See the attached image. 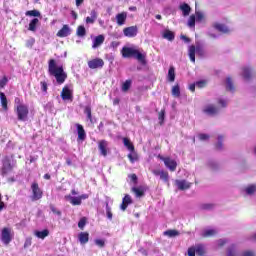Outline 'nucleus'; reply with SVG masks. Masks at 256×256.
Segmentation results:
<instances>
[{
    "label": "nucleus",
    "mask_w": 256,
    "mask_h": 256,
    "mask_svg": "<svg viewBox=\"0 0 256 256\" xmlns=\"http://www.w3.org/2000/svg\"><path fill=\"white\" fill-rule=\"evenodd\" d=\"M48 71L50 75L55 77L58 85H63L67 79V73L63 70V65H57L54 59H51L48 64Z\"/></svg>",
    "instance_id": "1"
},
{
    "label": "nucleus",
    "mask_w": 256,
    "mask_h": 256,
    "mask_svg": "<svg viewBox=\"0 0 256 256\" xmlns=\"http://www.w3.org/2000/svg\"><path fill=\"white\" fill-rule=\"evenodd\" d=\"M122 57H125L126 59L133 57L134 59H137L141 65H145L147 53L143 50L137 49L136 47H124L122 49Z\"/></svg>",
    "instance_id": "2"
},
{
    "label": "nucleus",
    "mask_w": 256,
    "mask_h": 256,
    "mask_svg": "<svg viewBox=\"0 0 256 256\" xmlns=\"http://www.w3.org/2000/svg\"><path fill=\"white\" fill-rule=\"evenodd\" d=\"M188 55L192 63H195V55H197V57H207V50L205 49V44H203V42L201 41H196L195 45L189 46Z\"/></svg>",
    "instance_id": "3"
},
{
    "label": "nucleus",
    "mask_w": 256,
    "mask_h": 256,
    "mask_svg": "<svg viewBox=\"0 0 256 256\" xmlns=\"http://www.w3.org/2000/svg\"><path fill=\"white\" fill-rule=\"evenodd\" d=\"M65 201H68L73 206L81 205L82 201H85V199H89V194H82L80 196H71L66 195L64 197Z\"/></svg>",
    "instance_id": "4"
},
{
    "label": "nucleus",
    "mask_w": 256,
    "mask_h": 256,
    "mask_svg": "<svg viewBox=\"0 0 256 256\" xmlns=\"http://www.w3.org/2000/svg\"><path fill=\"white\" fill-rule=\"evenodd\" d=\"M13 237H15V232L11 228H3L1 232V241L4 245H9L11 241H13Z\"/></svg>",
    "instance_id": "5"
},
{
    "label": "nucleus",
    "mask_w": 256,
    "mask_h": 256,
    "mask_svg": "<svg viewBox=\"0 0 256 256\" xmlns=\"http://www.w3.org/2000/svg\"><path fill=\"white\" fill-rule=\"evenodd\" d=\"M227 256H255V253L253 251H245L241 254L237 250V247L235 245H232L227 250Z\"/></svg>",
    "instance_id": "6"
},
{
    "label": "nucleus",
    "mask_w": 256,
    "mask_h": 256,
    "mask_svg": "<svg viewBox=\"0 0 256 256\" xmlns=\"http://www.w3.org/2000/svg\"><path fill=\"white\" fill-rule=\"evenodd\" d=\"M16 113L19 121H27V115H29V108L26 105L20 104L17 106Z\"/></svg>",
    "instance_id": "7"
},
{
    "label": "nucleus",
    "mask_w": 256,
    "mask_h": 256,
    "mask_svg": "<svg viewBox=\"0 0 256 256\" xmlns=\"http://www.w3.org/2000/svg\"><path fill=\"white\" fill-rule=\"evenodd\" d=\"M161 161L164 162L165 167L169 169V171H176L177 169V161L175 159H172L171 157H163L161 155L158 156Z\"/></svg>",
    "instance_id": "8"
},
{
    "label": "nucleus",
    "mask_w": 256,
    "mask_h": 256,
    "mask_svg": "<svg viewBox=\"0 0 256 256\" xmlns=\"http://www.w3.org/2000/svg\"><path fill=\"white\" fill-rule=\"evenodd\" d=\"M218 112L219 110L213 104H206L202 108V113H204V115H208L209 117H213V115H217Z\"/></svg>",
    "instance_id": "9"
},
{
    "label": "nucleus",
    "mask_w": 256,
    "mask_h": 256,
    "mask_svg": "<svg viewBox=\"0 0 256 256\" xmlns=\"http://www.w3.org/2000/svg\"><path fill=\"white\" fill-rule=\"evenodd\" d=\"M61 97L63 101H69L73 99V87L72 86H65L62 89Z\"/></svg>",
    "instance_id": "10"
},
{
    "label": "nucleus",
    "mask_w": 256,
    "mask_h": 256,
    "mask_svg": "<svg viewBox=\"0 0 256 256\" xmlns=\"http://www.w3.org/2000/svg\"><path fill=\"white\" fill-rule=\"evenodd\" d=\"M31 189H32V193H33V196H32L33 201H39V199H41V197H43V192L39 188V184L33 183L31 186Z\"/></svg>",
    "instance_id": "11"
},
{
    "label": "nucleus",
    "mask_w": 256,
    "mask_h": 256,
    "mask_svg": "<svg viewBox=\"0 0 256 256\" xmlns=\"http://www.w3.org/2000/svg\"><path fill=\"white\" fill-rule=\"evenodd\" d=\"M105 65V62L101 58H96L88 61L89 69H101Z\"/></svg>",
    "instance_id": "12"
},
{
    "label": "nucleus",
    "mask_w": 256,
    "mask_h": 256,
    "mask_svg": "<svg viewBox=\"0 0 256 256\" xmlns=\"http://www.w3.org/2000/svg\"><path fill=\"white\" fill-rule=\"evenodd\" d=\"M153 175H155V177H160V179L162 181H164V183H168L169 182V173L166 172L165 170H153L152 171Z\"/></svg>",
    "instance_id": "13"
},
{
    "label": "nucleus",
    "mask_w": 256,
    "mask_h": 256,
    "mask_svg": "<svg viewBox=\"0 0 256 256\" xmlns=\"http://www.w3.org/2000/svg\"><path fill=\"white\" fill-rule=\"evenodd\" d=\"M13 166H14L13 159L11 158L5 159L3 162L2 173H11Z\"/></svg>",
    "instance_id": "14"
},
{
    "label": "nucleus",
    "mask_w": 256,
    "mask_h": 256,
    "mask_svg": "<svg viewBox=\"0 0 256 256\" xmlns=\"http://www.w3.org/2000/svg\"><path fill=\"white\" fill-rule=\"evenodd\" d=\"M123 33L125 37H137L138 28L137 26H130V27L124 28Z\"/></svg>",
    "instance_id": "15"
},
{
    "label": "nucleus",
    "mask_w": 256,
    "mask_h": 256,
    "mask_svg": "<svg viewBox=\"0 0 256 256\" xmlns=\"http://www.w3.org/2000/svg\"><path fill=\"white\" fill-rule=\"evenodd\" d=\"M102 43H105V36L103 34H100L93 39L92 49H97L101 47Z\"/></svg>",
    "instance_id": "16"
},
{
    "label": "nucleus",
    "mask_w": 256,
    "mask_h": 256,
    "mask_svg": "<svg viewBox=\"0 0 256 256\" xmlns=\"http://www.w3.org/2000/svg\"><path fill=\"white\" fill-rule=\"evenodd\" d=\"M57 37H69L71 35V27L69 25L65 24L58 32H57Z\"/></svg>",
    "instance_id": "17"
},
{
    "label": "nucleus",
    "mask_w": 256,
    "mask_h": 256,
    "mask_svg": "<svg viewBox=\"0 0 256 256\" xmlns=\"http://www.w3.org/2000/svg\"><path fill=\"white\" fill-rule=\"evenodd\" d=\"M175 184L180 191H185V189L191 188V183L187 182L186 180H176Z\"/></svg>",
    "instance_id": "18"
},
{
    "label": "nucleus",
    "mask_w": 256,
    "mask_h": 256,
    "mask_svg": "<svg viewBox=\"0 0 256 256\" xmlns=\"http://www.w3.org/2000/svg\"><path fill=\"white\" fill-rule=\"evenodd\" d=\"M107 147H109V142L106 140H101L98 144V149L103 157H107Z\"/></svg>",
    "instance_id": "19"
},
{
    "label": "nucleus",
    "mask_w": 256,
    "mask_h": 256,
    "mask_svg": "<svg viewBox=\"0 0 256 256\" xmlns=\"http://www.w3.org/2000/svg\"><path fill=\"white\" fill-rule=\"evenodd\" d=\"M127 21V12H121L116 15V23L119 25V27H122V25H125V22Z\"/></svg>",
    "instance_id": "20"
},
{
    "label": "nucleus",
    "mask_w": 256,
    "mask_h": 256,
    "mask_svg": "<svg viewBox=\"0 0 256 256\" xmlns=\"http://www.w3.org/2000/svg\"><path fill=\"white\" fill-rule=\"evenodd\" d=\"M76 129L78 133V140L85 141V139H87V134L85 133V129L83 128V125L76 124Z\"/></svg>",
    "instance_id": "21"
},
{
    "label": "nucleus",
    "mask_w": 256,
    "mask_h": 256,
    "mask_svg": "<svg viewBox=\"0 0 256 256\" xmlns=\"http://www.w3.org/2000/svg\"><path fill=\"white\" fill-rule=\"evenodd\" d=\"M133 203V200L131 199V196L129 194H126L122 200V204L120 206V209L122 211H125L129 205Z\"/></svg>",
    "instance_id": "22"
},
{
    "label": "nucleus",
    "mask_w": 256,
    "mask_h": 256,
    "mask_svg": "<svg viewBox=\"0 0 256 256\" xmlns=\"http://www.w3.org/2000/svg\"><path fill=\"white\" fill-rule=\"evenodd\" d=\"M253 74V70H251V67L249 66H244L242 68V77L243 79H245V81H249V79H251V75Z\"/></svg>",
    "instance_id": "23"
},
{
    "label": "nucleus",
    "mask_w": 256,
    "mask_h": 256,
    "mask_svg": "<svg viewBox=\"0 0 256 256\" xmlns=\"http://www.w3.org/2000/svg\"><path fill=\"white\" fill-rule=\"evenodd\" d=\"M214 29H216L217 31H220V33H231V28L221 23H215Z\"/></svg>",
    "instance_id": "24"
},
{
    "label": "nucleus",
    "mask_w": 256,
    "mask_h": 256,
    "mask_svg": "<svg viewBox=\"0 0 256 256\" xmlns=\"http://www.w3.org/2000/svg\"><path fill=\"white\" fill-rule=\"evenodd\" d=\"M194 16L196 18V23H205V21H207V14H205V12L196 10Z\"/></svg>",
    "instance_id": "25"
},
{
    "label": "nucleus",
    "mask_w": 256,
    "mask_h": 256,
    "mask_svg": "<svg viewBox=\"0 0 256 256\" xmlns=\"http://www.w3.org/2000/svg\"><path fill=\"white\" fill-rule=\"evenodd\" d=\"M78 240L81 245H86V243H89V232H80L78 234Z\"/></svg>",
    "instance_id": "26"
},
{
    "label": "nucleus",
    "mask_w": 256,
    "mask_h": 256,
    "mask_svg": "<svg viewBox=\"0 0 256 256\" xmlns=\"http://www.w3.org/2000/svg\"><path fill=\"white\" fill-rule=\"evenodd\" d=\"M179 9L182 11V15L184 17H188V15L191 13V6H189L187 3L180 4Z\"/></svg>",
    "instance_id": "27"
},
{
    "label": "nucleus",
    "mask_w": 256,
    "mask_h": 256,
    "mask_svg": "<svg viewBox=\"0 0 256 256\" xmlns=\"http://www.w3.org/2000/svg\"><path fill=\"white\" fill-rule=\"evenodd\" d=\"M97 16H98L97 11L92 10L90 12V16H88L86 18L87 25H93V23H95V21H97Z\"/></svg>",
    "instance_id": "28"
},
{
    "label": "nucleus",
    "mask_w": 256,
    "mask_h": 256,
    "mask_svg": "<svg viewBox=\"0 0 256 256\" xmlns=\"http://www.w3.org/2000/svg\"><path fill=\"white\" fill-rule=\"evenodd\" d=\"M217 233V230L214 228H206L201 232L202 237H214Z\"/></svg>",
    "instance_id": "29"
},
{
    "label": "nucleus",
    "mask_w": 256,
    "mask_h": 256,
    "mask_svg": "<svg viewBox=\"0 0 256 256\" xmlns=\"http://www.w3.org/2000/svg\"><path fill=\"white\" fill-rule=\"evenodd\" d=\"M244 193H246V195H255L256 193V184H250L248 186H246L243 189Z\"/></svg>",
    "instance_id": "30"
},
{
    "label": "nucleus",
    "mask_w": 256,
    "mask_h": 256,
    "mask_svg": "<svg viewBox=\"0 0 256 256\" xmlns=\"http://www.w3.org/2000/svg\"><path fill=\"white\" fill-rule=\"evenodd\" d=\"M163 39H167V41H173L175 39V34L171 32V30H164L162 32Z\"/></svg>",
    "instance_id": "31"
},
{
    "label": "nucleus",
    "mask_w": 256,
    "mask_h": 256,
    "mask_svg": "<svg viewBox=\"0 0 256 256\" xmlns=\"http://www.w3.org/2000/svg\"><path fill=\"white\" fill-rule=\"evenodd\" d=\"M37 25H39V20L37 18L32 19L29 23L28 31L35 33L37 31Z\"/></svg>",
    "instance_id": "32"
},
{
    "label": "nucleus",
    "mask_w": 256,
    "mask_h": 256,
    "mask_svg": "<svg viewBox=\"0 0 256 256\" xmlns=\"http://www.w3.org/2000/svg\"><path fill=\"white\" fill-rule=\"evenodd\" d=\"M8 101H7V97L5 96V93H1V107H2V111H5V113H7V111L9 110V107L7 106Z\"/></svg>",
    "instance_id": "33"
},
{
    "label": "nucleus",
    "mask_w": 256,
    "mask_h": 256,
    "mask_svg": "<svg viewBox=\"0 0 256 256\" xmlns=\"http://www.w3.org/2000/svg\"><path fill=\"white\" fill-rule=\"evenodd\" d=\"M35 237L38 239H45V237H49V230L45 229L43 231H35L34 232Z\"/></svg>",
    "instance_id": "34"
},
{
    "label": "nucleus",
    "mask_w": 256,
    "mask_h": 256,
    "mask_svg": "<svg viewBox=\"0 0 256 256\" xmlns=\"http://www.w3.org/2000/svg\"><path fill=\"white\" fill-rule=\"evenodd\" d=\"M132 192L136 195V197H143L145 195V189L143 187H133Z\"/></svg>",
    "instance_id": "35"
},
{
    "label": "nucleus",
    "mask_w": 256,
    "mask_h": 256,
    "mask_svg": "<svg viewBox=\"0 0 256 256\" xmlns=\"http://www.w3.org/2000/svg\"><path fill=\"white\" fill-rule=\"evenodd\" d=\"M167 77L170 83H173V81H175V68L173 66L169 68Z\"/></svg>",
    "instance_id": "36"
},
{
    "label": "nucleus",
    "mask_w": 256,
    "mask_h": 256,
    "mask_svg": "<svg viewBox=\"0 0 256 256\" xmlns=\"http://www.w3.org/2000/svg\"><path fill=\"white\" fill-rule=\"evenodd\" d=\"M26 17H41L39 10H28L25 13Z\"/></svg>",
    "instance_id": "37"
},
{
    "label": "nucleus",
    "mask_w": 256,
    "mask_h": 256,
    "mask_svg": "<svg viewBox=\"0 0 256 256\" xmlns=\"http://www.w3.org/2000/svg\"><path fill=\"white\" fill-rule=\"evenodd\" d=\"M124 146L127 147L129 151H135V146L131 143V140L128 138H123Z\"/></svg>",
    "instance_id": "38"
},
{
    "label": "nucleus",
    "mask_w": 256,
    "mask_h": 256,
    "mask_svg": "<svg viewBox=\"0 0 256 256\" xmlns=\"http://www.w3.org/2000/svg\"><path fill=\"white\" fill-rule=\"evenodd\" d=\"M195 21H197V19L195 18V15H191L188 19V27H190V29H195Z\"/></svg>",
    "instance_id": "39"
},
{
    "label": "nucleus",
    "mask_w": 256,
    "mask_h": 256,
    "mask_svg": "<svg viewBox=\"0 0 256 256\" xmlns=\"http://www.w3.org/2000/svg\"><path fill=\"white\" fill-rule=\"evenodd\" d=\"M226 89L227 91H235V86H233V80L231 78L226 79Z\"/></svg>",
    "instance_id": "40"
},
{
    "label": "nucleus",
    "mask_w": 256,
    "mask_h": 256,
    "mask_svg": "<svg viewBox=\"0 0 256 256\" xmlns=\"http://www.w3.org/2000/svg\"><path fill=\"white\" fill-rule=\"evenodd\" d=\"M131 153L128 154V159L131 163H135V161H137L138 156L137 153L134 151H130Z\"/></svg>",
    "instance_id": "41"
},
{
    "label": "nucleus",
    "mask_w": 256,
    "mask_h": 256,
    "mask_svg": "<svg viewBox=\"0 0 256 256\" xmlns=\"http://www.w3.org/2000/svg\"><path fill=\"white\" fill-rule=\"evenodd\" d=\"M164 235H166L167 237H177L179 236V231L177 230H168L164 232Z\"/></svg>",
    "instance_id": "42"
},
{
    "label": "nucleus",
    "mask_w": 256,
    "mask_h": 256,
    "mask_svg": "<svg viewBox=\"0 0 256 256\" xmlns=\"http://www.w3.org/2000/svg\"><path fill=\"white\" fill-rule=\"evenodd\" d=\"M76 33H77L78 37H85V35L87 33V31L85 30V26H79L77 28V32Z\"/></svg>",
    "instance_id": "43"
},
{
    "label": "nucleus",
    "mask_w": 256,
    "mask_h": 256,
    "mask_svg": "<svg viewBox=\"0 0 256 256\" xmlns=\"http://www.w3.org/2000/svg\"><path fill=\"white\" fill-rule=\"evenodd\" d=\"M172 95L174 97H179L181 95V90L179 89L178 85L172 88Z\"/></svg>",
    "instance_id": "44"
},
{
    "label": "nucleus",
    "mask_w": 256,
    "mask_h": 256,
    "mask_svg": "<svg viewBox=\"0 0 256 256\" xmlns=\"http://www.w3.org/2000/svg\"><path fill=\"white\" fill-rule=\"evenodd\" d=\"M131 88V80H126L122 85V91H129Z\"/></svg>",
    "instance_id": "45"
},
{
    "label": "nucleus",
    "mask_w": 256,
    "mask_h": 256,
    "mask_svg": "<svg viewBox=\"0 0 256 256\" xmlns=\"http://www.w3.org/2000/svg\"><path fill=\"white\" fill-rule=\"evenodd\" d=\"M85 225H87V218L83 217L78 222L79 229H85Z\"/></svg>",
    "instance_id": "46"
},
{
    "label": "nucleus",
    "mask_w": 256,
    "mask_h": 256,
    "mask_svg": "<svg viewBox=\"0 0 256 256\" xmlns=\"http://www.w3.org/2000/svg\"><path fill=\"white\" fill-rule=\"evenodd\" d=\"M84 113L87 115V119H89V121H93V117L91 116V107L87 106Z\"/></svg>",
    "instance_id": "47"
},
{
    "label": "nucleus",
    "mask_w": 256,
    "mask_h": 256,
    "mask_svg": "<svg viewBox=\"0 0 256 256\" xmlns=\"http://www.w3.org/2000/svg\"><path fill=\"white\" fill-rule=\"evenodd\" d=\"M95 245H97V247H100L101 249H103V247H105V240L103 239H96L94 240Z\"/></svg>",
    "instance_id": "48"
},
{
    "label": "nucleus",
    "mask_w": 256,
    "mask_h": 256,
    "mask_svg": "<svg viewBox=\"0 0 256 256\" xmlns=\"http://www.w3.org/2000/svg\"><path fill=\"white\" fill-rule=\"evenodd\" d=\"M207 85V81L205 80H200L196 82V87L198 89H203V87H205Z\"/></svg>",
    "instance_id": "49"
},
{
    "label": "nucleus",
    "mask_w": 256,
    "mask_h": 256,
    "mask_svg": "<svg viewBox=\"0 0 256 256\" xmlns=\"http://www.w3.org/2000/svg\"><path fill=\"white\" fill-rule=\"evenodd\" d=\"M106 215L108 219H113V213L111 212V207H109V204L106 205Z\"/></svg>",
    "instance_id": "50"
},
{
    "label": "nucleus",
    "mask_w": 256,
    "mask_h": 256,
    "mask_svg": "<svg viewBox=\"0 0 256 256\" xmlns=\"http://www.w3.org/2000/svg\"><path fill=\"white\" fill-rule=\"evenodd\" d=\"M33 45H35V38H30L26 41V47H28L29 49H31Z\"/></svg>",
    "instance_id": "51"
},
{
    "label": "nucleus",
    "mask_w": 256,
    "mask_h": 256,
    "mask_svg": "<svg viewBox=\"0 0 256 256\" xmlns=\"http://www.w3.org/2000/svg\"><path fill=\"white\" fill-rule=\"evenodd\" d=\"M31 244H32V238L31 237L26 238L24 243V249L31 247Z\"/></svg>",
    "instance_id": "52"
},
{
    "label": "nucleus",
    "mask_w": 256,
    "mask_h": 256,
    "mask_svg": "<svg viewBox=\"0 0 256 256\" xmlns=\"http://www.w3.org/2000/svg\"><path fill=\"white\" fill-rule=\"evenodd\" d=\"M50 209L54 215H58V217H61V211L57 209L55 206H50Z\"/></svg>",
    "instance_id": "53"
},
{
    "label": "nucleus",
    "mask_w": 256,
    "mask_h": 256,
    "mask_svg": "<svg viewBox=\"0 0 256 256\" xmlns=\"http://www.w3.org/2000/svg\"><path fill=\"white\" fill-rule=\"evenodd\" d=\"M221 141H223V136L218 137V143L216 144V149H223V143Z\"/></svg>",
    "instance_id": "54"
},
{
    "label": "nucleus",
    "mask_w": 256,
    "mask_h": 256,
    "mask_svg": "<svg viewBox=\"0 0 256 256\" xmlns=\"http://www.w3.org/2000/svg\"><path fill=\"white\" fill-rule=\"evenodd\" d=\"M198 139H200V141H208L209 135H207V134H199L198 135Z\"/></svg>",
    "instance_id": "55"
},
{
    "label": "nucleus",
    "mask_w": 256,
    "mask_h": 256,
    "mask_svg": "<svg viewBox=\"0 0 256 256\" xmlns=\"http://www.w3.org/2000/svg\"><path fill=\"white\" fill-rule=\"evenodd\" d=\"M40 85H41V89H42L43 93H47V82L42 81V82H40Z\"/></svg>",
    "instance_id": "56"
},
{
    "label": "nucleus",
    "mask_w": 256,
    "mask_h": 256,
    "mask_svg": "<svg viewBox=\"0 0 256 256\" xmlns=\"http://www.w3.org/2000/svg\"><path fill=\"white\" fill-rule=\"evenodd\" d=\"M195 247H191L188 249V256H195Z\"/></svg>",
    "instance_id": "57"
},
{
    "label": "nucleus",
    "mask_w": 256,
    "mask_h": 256,
    "mask_svg": "<svg viewBox=\"0 0 256 256\" xmlns=\"http://www.w3.org/2000/svg\"><path fill=\"white\" fill-rule=\"evenodd\" d=\"M129 179H130V181H132V183H137V175L136 174L129 175Z\"/></svg>",
    "instance_id": "58"
},
{
    "label": "nucleus",
    "mask_w": 256,
    "mask_h": 256,
    "mask_svg": "<svg viewBox=\"0 0 256 256\" xmlns=\"http://www.w3.org/2000/svg\"><path fill=\"white\" fill-rule=\"evenodd\" d=\"M225 243H227V240H225V239H220L217 241L218 247H223V245H225Z\"/></svg>",
    "instance_id": "59"
},
{
    "label": "nucleus",
    "mask_w": 256,
    "mask_h": 256,
    "mask_svg": "<svg viewBox=\"0 0 256 256\" xmlns=\"http://www.w3.org/2000/svg\"><path fill=\"white\" fill-rule=\"evenodd\" d=\"M218 103L221 107H227V100L219 99Z\"/></svg>",
    "instance_id": "60"
},
{
    "label": "nucleus",
    "mask_w": 256,
    "mask_h": 256,
    "mask_svg": "<svg viewBox=\"0 0 256 256\" xmlns=\"http://www.w3.org/2000/svg\"><path fill=\"white\" fill-rule=\"evenodd\" d=\"M9 81V79H7V77H3L1 80V87H3L4 85H7V82Z\"/></svg>",
    "instance_id": "61"
},
{
    "label": "nucleus",
    "mask_w": 256,
    "mask_h": 256,
    "mask_svg": "<svg viewBox=\"0 0 256 256\" xmlns=\"http://www.w3.org/2000/svg\"><path fill=\"white\" fill-rule=\"evenodd\" d=\"M163 119H165V112L162 110V111L159 113V120H160V121H163Z\"/></svg>",
    "instance_id": "62"
},
{
    "label": "nucleus",
    "mask_w": 256,
    "mask_h": 256,
    "mask_svg": "<svg viewBox=\"0 0 256 256\" xmlns=\"http://www.w3.org/2000/svg\"><path fill=\"white\" fill-rule=\"evenodd\" d=\"M249 241H255L256 242V233L249 236Z\"/></svg>",
    "instance_id": "63"
},
{
    "label": "nucleus",
    "mask_w": 256,
    "mask_h": 256,
    "mask_svg": "<svg viewBox=\"0 0 256 256\" xmlns=\"http://www.w3.org/2000/svg\"><path fill=\"white\" fill-rule=\"evenodd\" d=\"M195 87H197L196 83L195 84H190L189 85V89L194 92L195 91Z\"/></svg>",
    "instance_id": "64"
}]
</instances>
